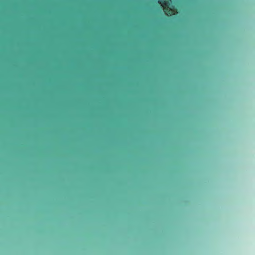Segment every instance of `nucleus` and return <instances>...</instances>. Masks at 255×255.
I'll return each mask as SVG.
<instances>
[{"label": "nucleus", "mask_w": 255, "mask_h": 255, "mask_svg": "<svg viewBox=\"0 0 255 255\" xmlns=\"http://www.w3.org/2000/svg\"><path fill=\"white\" fill-rule=\"evenodd\" d=\"M170 0H159V2L161 6L164 8L165 12L171 14L173 12L172 10L169 8Z\"/></svg>", "instance_id": "nucleus-1"}]
</instances>
